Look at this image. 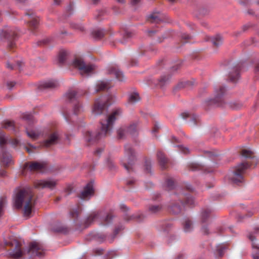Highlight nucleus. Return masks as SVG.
I'll list each match as a JSON object with an SVG mask.
<instances>
[{"label":"nucleus","mask_w":259,"mask_h":259,"mask_svg":"<svg viewBox=\"0 0 259 259\" xmlns=\"http://www.w3.org/2000/svg\"><path fill=\"white\" fill-rule=\"evenodd\" d=\"M121 113L122 111L120 108L114 109L106 120L101 121V126L98 133L95 135L89 131L87 132L85 136V140L88 142H91L106 137L110 133L114 122L121 116Z\"/></svg>","instance_id":"nucleus-1"},{"label":"nucleus","mask_w":259,"mask_h":259,"mask_svg":"<svg viewBox=\"0 0 259 259\" xmlns=\"http://www.w3.org/2000/svg\"><path fill=\"white\" fill-rule=\"evenodd\" d=\"M14 204L18 209L21 208L24 204V215L25 217H30L34 204L32 194L29 190H21L14 198Z\"/></svg>","instance_id":"nucleus-2"},{"label":"nucleus","mask_w":259,"mask_h":259,"mask_svg":"<svg viewBox=\"0 0 259 259\" xmlns=\"http://www.w3.org/2000/svg\"><path fill=\"white\" fill-rule=\"evenodd\" d=\"M250 165L247 162L239 164L229 175L230 179L235 184L242 183L243 181V174Z\"/></svg>","instance_id":"nucleus-3"},{"label":"nucleus","mask_w":259,"mask_h":259,"mask_svg":"<svg viewBox=\"0 0 259 259\" xmlns=\"http://www.w3.org/2000/svg\"><path fill=\"white\" fill-rule=\"evenodd\" d=\"M136 160L135 153L131 146H125V155L121 162L124 168L130 172L132 168L133 164Z\"/></svg>","instance_id":"nucleus-4"},{"label":"nucleus","mask_w":259,"mask_h":259,"mask_svg":"<svg viewBox=\"0 0 259 259\" xmlns=\"http://www.w3.org/2000/svg\"><path fill=\"white\" fill-rule=\"evenodd\" d=\"M22 118L23 120L29 123L28 126L25 128L26 134L32 140H35L40 135V132L38 129L33 128L31 126V123L34 122L33 116L31 114L25 113Z\"/></svg>","instance_id":"nucleus-5"},{"label":"nucleus","mask_w":259,"mask_h":259,"mask_svg":"<svg viewBox=\"0 0 259 259\" xmlns=\"http://www.w3.org/2000/svg\"><path fill=\"white\" fill-rule=\"evenodd\" d=\"M73 67L77 68L81 75H89L95 69V66L85 64L80 58H76L72 62Z\"/></svg>","instance_id":"nucleus-6"},{"label":"nucleus","mask_w":259,"mask_h":259,"mask_svg":"<svg viewBox=\"0 0 259 259\" xmlns=\"http://www.w3.org/2000/svg\"><path fill=\"white\" fill-rule=\"evenodd\" d=\"M27 253L31 257L37 256L41 257L45 255V251L42 244L37 241H33L30 243Z\"/></svg>","instance_id":"nucleus-7"},{"label":"nucleus","mask_w":259,"mask_h":259,"mask_svg":"<svg viewBox=\"0 0 259 259\" xmlns=\"http://www.w3.org/2000/svg\"><path fill=\"white\" fill-rule=\"evenodd\" d=\"M226 92L225 87L219 86L215 89L214 97L207 101L208 105L221 106L223 102V95Z\"/></svg>","instance_id":"nucleus-8"},{"label":"nucleus","mask_w":259,"mask_h":259,"mask_svg":"<svg viewBox=\"0 0 259 259\" xmlns=\"http://www.w3.org/2000/svg\"><path fill=\"white\" fill-rule=\"evenodd\" d=\"M137 131V124L133 123L128 127H122L117 130V135L119 139L123 138L126 135H134Z\"/></svg>","instance_id":"nucleus-9"},{"label":"nucleus","mask_w":259,"mask_h":259,"mask_svg":"<svg viewBox=\"0 0 259 259\" xmlns=\"http://www.w3.org/2000/svg\"><path fill=\"white\" fill-rule=\"evenodd\" d=\"M56 184V181L52 179L37 180L34 182V186L37 189H53L55 187Z\"/></svg>","instance_id":"nucleus-10"},{"label":"nucleus","mask_w":259,"mask_h":259,"mask_svg":"<svg viewBox=\"0 0 259 259\" xmlns=\"http://www.w3.org/2000/svg\"><path fill=\"white\" fill-rule=\"evenodd\" d=\"M9 244L12 246L15 247L13 251L10 253V255L13 258L18 259L25 254V252L22 251L21 249V243L17 240L14 239L9 242Z\"/></svg>","instance_id":"nucleus-11"},{"label":"nucleus","mask_w":259,"mask_h":259,"mask_svg":"<svg viewBox=\"0 0 259 259\" xmlns=\"http://www.w3.org/2000/svg\"><path fill=\"white\" fill-rule=\"evenodd\" d=\"M106 107L105 100H103L102 97L97 99L95 102L92 114L95 116L101 114L103 113Z\"/></svg>","instance_id":"nucleus-12"},{"label":"nucleus","mask_w":259,"mask_h":259,"mask_svg":"<svg viewBox=\"0 0 259 259\" xmlns=\"http://www.w3.org/2000/svg\"><path fill=\"white\" fill-rule=\"evenodd\" d=\"M3 35L8 40L9 46L10 47H13L14 46L13 41H14L17 37V31L14 28H8L3 32Z\"/></svg>","instance_id":"nucleus-13"},{"label":"nucleus","mask_w":259,"mask_h":259,"mask_svg":"<svg viewBox=\"0 0 259 259\" xmlns=\"http://www.w3.org/2000/svg\"><path fill=\"white\" fill-rule=\"evenodd\" d=\"M94 194L93 185L92 183L87 184L84 190L81 192L80 198L82 199L90 198Z\"/></svg>","instance_id":"nucleus-14"},{"label":"nucleus","mask_w":259,"mask_h":259,"mask_svg":"<svg viewBox=\"0 0 259 259\" xmlns=\"http://www.w3.org/2000/svg\"><path fill=\"white\" fill-rule=\"evenodd\" d=\"M102 211H94L90 214V215L85 219L84 221L85 227L92 224L94 222L98 221L101 215Z\"/></svg>","instance_id":"nucleus-15"},{"label":"nucleus","mask_w":259,"mask_h":259,"mask_svg":"<svg viewBox=\"0 0 259 259\" xmlns=\"http://www.w3.org/2000/svg\"><path fill=\"white\" fill-rule=\"evenodd\" d=\"M59 139V135L57 132L51 134L48 138L45 141L44 145L46 147H50L57 143Z\"/></svg>","instance_id":"nucleus-16"},{"label":"nucleus","mask_w":259,"mask_h":259,"mask_svg":"<svg viewBox=\"0 0 259 259\" xmlns=\"http://www.w3.org/2000/svg\"><path fill=\"white\" fill-rule=\"evenodd\" d=\"M163 20V16L159 12H154L148 17V21L150 23H158Z\"/></svg>","instance_id":"nucleus-17"},{"label":"nucleus","mask_w":259,"mask_h":259,"mask_svg":"<svg viewBox=\"0 0 259 259\" xmlns=\"http://www.w3.org/2000/svg\"><path fill=\"white\" fill-rule=\"evenodd\" d=\"M45 167V164L40 162H34L31 163L29 166L26 164L24 169L28 168L30 171H36L41 170Z\"/></svg>","instance_id":"nucleus-18"},{"label":"nucleus","mask_w":259,"mask_h":259,"mask_svg":"<svg viewBox=\"0 0 259 259\" xmlns=\"http://www.w3.org/2000/svg\"><path fill=\"white\" fill-rule=\"evenodd\" d=\"M80 95L76 91L70 90L66 93L65 97L69 102H72L76 101Z\"/></svg>","instance_id":"nucleus-19"},{"label":"nucleus","mask_w":259,"mask_h":259,"mask_svg":"<svg viewBox=\"0 0 259 259\" xmlns=\"http://www.w3.org/2000/svg\"><path fill=\"white\" fill-rule=\"evenodd\" d=\"M140 100V97L137 93L134 92L129 94L128 98V103L129 104H135Z\"/></svg>","instance_id":"nucleus-20"},{"label":"nucleus","mask_w":259,"mask_h":259,"mask_svg":"<svg viewBox=\"0 0 259 259\" xmlns=\"http://www.w3.org/2000/svg\"><path fill=\"white\" fill-rule=\"evenodd\" d=\"M157 157L159 164L162 168H165V165L167 162V159L161 151H158L157 153Z\"/></svg>","instance_id":"nucleus-21"},{"label":"nucleus","mask_w":259,"mask_h":259,"mask_svg":"<svg viewBox=\"0 0 259 259\" xmlns=\"http://www.w3.org/2000/svg\"><path fill=\"white\" fill-rule=\"evenodd\" d=\"M58 82L55 80H50L44 82L41 86L45 88H55L58 87Z\"/></svg>","instance_id":"nucleus-22"},{"label":"nucleus","mask_w":259,"mask_h":259,"mask_svg":"<svg viewBox=\"0 0 259 259\" xmlns=\"http://www.w3.org/2000/svg\"><path fill=\"white\" fill-rule=\"evenodd\" d=\"M108 88V82L105 81H99L96 87V92L103 91Z\"/></svg>","instance_id":"nucleus-23"},{"label":"nucleus","mask_w":259,"mask_h":259,"mask_svg":"<svg viewBox=\"0 0 259 259\" xmlns=\"http://www.w3.org/2000/svg\"><path fill=\"white\" fill-rule=\"evenodd\" d=\"M211 42L214 46L218 47L222 44V37L220 35H217L215 37L211 38Z\"/></svg>","instance_id":"nucleus-24"},{"label":"nucleus","mask_w":259,"mask_h":259,"mask_svg":"<svg viewBox=\"0 0 259 259\" xmlns=\"http://www.w3.org/2000/svg\"><path fill=\"white\" fill-rule=\"evenodd\" d=\"M110 73L114 74L116 78L119 80L122 81L123 80V75L122 72L120 70L114 68L111 69Z\"/></svg>","instance_id":"nucleus-25"},{"label":"nucleus","mask_w":259,"mask_h":259,"mask_svg":"<svg viewBox=\"0 0 259 259\" xmlns=\"http://www.w3.org/2000/svg\"><path fill=\"white\" fill-rule=\"evenodd\" d=\"M15 124L14 122L11 121H5L2 127L9 130H12L15 131Z\"/></svg>","instance_id":"nucleus-26"},{"label":"nucleus","mask_w":259,"mask_h":259,"mask_svg":"<svg viewBox=\"0 0 259 259\" xmlns=\"http://www.w3.org/2000/svg\"><path fill=\"white\" fill-rule=\"evenodd\" d=\"M239 73L238 72L237 69L235 70V72L232 71L229 74V79L231 81L236 82L239 78Z\"/></svg>","instance_id":"nucleus-27"},{"label":"nucleus","mask_w":259,"mask_h":259,"mask_svg":"<svg viewBox=\"0 0 259 259\" xmlns=\"http://www.w3.org/2000/svg\"><path fill=\"white\" fill-rule=\"evenodd\" d=\"M92 34L96 39H100L104 36V32L102 30L97 29L93 31Z\"/></svg>","instance_id":"nucleus-28"},{"label":"nucleus","mask_w":259,"mask_h":259,"mask_svg":"<svg viewBox=\"0 0 259 259\" xmlns=\"http://www.w3.org/2000/svg\"><path fill=\"white\" fill-rule=\"evenodd\" d=\"M161 209V206L160 205H151L149 207V211L151 213H156Z\"/></svg>","instance_id":"nucleus-29"},{"label":"nucleus","mask_w":259,"mask_h":259,"mask_svg":"<svg viewBox=\"0 0 259 259\" xmlns=\"http://www.w3.org/2000/svg\"><path fill=\"white\" fill-rule=\"evenodd\" d=\"M82 111V108L78 103L75 104L73 107V114L74 115L79 114Z\"/></svg>","instance_id":"nucleus-30"},{"label":"nucleus","mask_w":259,"mask_h":259,"mask_svg":"<svg viewBox=\"0 0 259 259\" xmlns=\"http://www.w3.org/2000/svg\"><path fill=\"white\" fill-rule=\"evenodd\" d=\"M210 213L211 210L209 209H206L202 211L201 219L202 222H204L206 221V219L209 217Z\"/></svg>","instance_id":"nucleus-31"},{"label":"nucleus","mask_w":259,"mask_h":259,"mask_svg":"<svg viewBox=\"0 0 259 259\" xmlns=\"http://www.w3.org/2000/svg\"><path fill=\"white\" fill-rule=\"evenodd\" d=\"M184 231L186 232H189L192 229V223L189 220H186L184 223Z\"/></svg>","instance_id":"nucleus-32"},{"label":"nucleus","mask_w":259,"mask_h":259,"mask_svg":"<svg viewBox=\"0 0 259 259\" xmlns=\"http://www.w3.org/2000/svg\"><path fill=\"white\" fill-rule=\"evenodd\" d=\"M170 209L173 213L177 214L181 211L182 208L180 205L174 204L171 206Z\"/></svg>","instance_id":"nucleus-33"},{"label":"nucleus","mask_w":259,"mask_h":259,"mask_svg":"<svg viewBox=\"0 0 259 259\" xmlns=\"http://www.w3.org/2000/svg\"><path fill=\"white\" fill-rule=\"evenodd\" d=\"M194 204L195 200L194 198L190 196H187L185 201V205L191 207L194 205Z\"/></svg>","instance_id":"nucleus-34"},{"label":"nucleus","mask_w":259,"mask_h":259,"mask_svg":"<svg viewBox=\"0 0 259 259\" xmlns=\"http://www.w3.org/2000/svg\"><path fill=\"white\" fill-rule=\"evenodd\" d=\"M28 15L29 17L32 18V20L30 21V25L34 27H36L38 23V19L36 18L33 14Z\"/></svg>","instance_id":"nucleus-35"},{"label":"nucleus","mask_w":259,"mask_h":259,"mask_svg":"<svg viewBox=\"0 0 259 259\" xmlns=\"http://www.w3.org/2000/svg\"><path fill=\"white\" fill-rule=\"evenodd\" d=\"M66 53L65 52H61L58 56V61L59 63H63L66 59Z\"/></svg>","instance_id":"nucleus-36"},{"label":"nucleus","mask_w":259,"mask_h":259,"mask_svg":"<svg viewBox=\"0 0 259 259\" xmlns=\"http://www.w3.org/2000/svg\"><path fill=\"white\" fill-rule=\"evenodd\" d=\"M167 189L169 190L174 188L175 183L172 179H168L166 182Z\"/></svg>","instance_id":"nucleus-37"},{"label":"nucleus","mask_w":259,"mask_h":259,"mask_svg":"<svg viewBox=\"0 0 259 259\" xmlns=\"http://www.w3.org/2000/svg\"><path fill=\"white\" fill-rule=\"evenodd\" d=\"M12 157L10 154H5L3 157V162L6 164L8 165L11 163Z\"/></svg>","instance_id":"nucleus-38"},{"label":"nucleus","mask_w":259,"mask_h":259,"mask_svg":"<svg viewBox=\"0 0 259 259\" xmlns=\"http://www.w3.org/2000/svg\"><path fill=\"white\" fill-rule=\"evenodd\" d=\"M168 76H161V78L159 79V84L161 86H163L165 83H166L168 79H169Z\"/></svg>","instance_id":"nucleus-39"},{"label":"nucleus","mask_w":259,"mask_h":259,"mask_svg":"<svg viewBox=\"0 0 259 259\" xmlns=\"http://www.w3.org/2000/svg\"><path fill=\"white\" fill-rule=\"evenodd\" d=\"M226 249V248L223 245H219L217 247V251L219 256H222L224 254V251Z\"/></svg>","instance_id":"nucleus-40"},{"label":"nucleus","mask_w":259,"mask_h":259,"mask_svg":"<svg viewBox=\"0 0 259 259\" xmlns=\"http://www.w3.org/2000/svg\"><path fill=\"white\" fill-rule=\"evenodd\" d=\"M251 154L252 152L249 150L244 149L242 151V155L245 158L250 157Z\"/></svg>","instance_id":"nucleus-41"},{"label":"nucleus","mask_w":259,"mask_h":259,"mask_svg":"<svg viewBox=\"0 0 259 259\" xmlns=\"http://www.w3.org/2000/svg\"><path fill=\"white\" fill-rule=\"evenodd\" d=\"M177 147L179 148L181 152L184 154H187L189 153V150L187 148L183 147L181 146H177Z\"/></svg>","instance_id":"nucleus-42"},{"label":"nucleus","mask_w":259,"mask_h":259,"mask_svg":"<svg viewBox=\"0 0 259 259\" xmlns=\"http://www.w3.org/2000/svg\"><path fill=\"white\" fill-rule=\"evenodd\" d=\"M113 216L111 214H108L106 217L104 219V221L108 224L112 219Z\"/></svg>","instance_id":"nucleus-43"},{"label":"nucleus","mask_w":259,"mask_h":259,"mask_svg":"<svg viewBox=\"0 0 259 259\" xmlns=\"http://www.w3.org/2000/svg\"><path fill=\"white\" fill-rule=\"evenodd\" d=\"M197 120V116H196V115L193 116V117H192V119L191 120V121H190V125L191 126L195 125L196 124Z\"/></svg>","instance_id":"nucleus-44"},{"label":"nucleus","mask_w":259,"mask_h":259,"mask_svg":"<svg viewBox=\"0 0 259 259\" xmlns=\"http://www.w3.org/2000/svg\"><path fill=\"white\" fill-rule=\"evenodd\" d=\"M119 230V228H116L115 230H114V234L113 235V236L111 237V238H109V242H111L113 241L114 238H115V237L116 236V235L118 234V231Z\"/></svg>","instance_id":"nucleus-45"},{"label":"nucleus","mask_w":259,"mask_h":259,"mask_svg":"<svg viewBox=\"0 0 259 259\" xmlns=\"http://www.w3.org/2000/svg\"><path fill=\"white\" fill-rule=\"evenodd\" d=\"M70 215L72 217V218H76V217H77L78 215V211L77 210V209H74V210H73L72 211H71L70 212Z\"/></svg>","instance_id":"nucleus-46"},{"label":"nucleus","mask_w":259,"mask_h":259,"mask_svg":"<svg viewBox=\"0 0 259 259\" xmlns=\"http://www.w3.org/2000/svg\"><path fill=\"white\" fill-rule=\"evenodd\" d=\"M15 85V82L13 81H8L7 83V88L9 90H11Z\"/></svg>","instance_id":"nucleus-47"},{"label":"nucleus","mask_w":259,"mask_h":259,"mask_svg":"<svg viewBox=\"0 0 259 259\" xmlns=\"http://www.w3.org/2000/svg\"><path fill=\"white\" fill-rule=\"evenodd\" d=\"M6 143V139L5 137V136L3 135H1L0 137V145H3Z\"/></svg>","instance_id":"nucleus-48"},{"label":"nucleus","mask_w":259,"mask_h":259,"mask_svg":"<svg viewBox=\"0 0 259 259\" xmlns=\"http://www.w3.org/2000/svg\"><path fill=\"white\" fill-rule=\"evenodd\" d=\"M107 165H108V167L111 169L115 167L114 163L111 160L108 161Z\"/></svg>","instance_id":"nucleus-49"},{"label":"nucleus","mask_w":259,"mask_h":259,"mask_svg":"<svg viewBox=\"0 0 259 259\" xmlns=\"http://www.w3.org/2000/svg\"><path fill=\"white\" fill-rule=\"evenodd\" d=\"M145 169L147 172H150L151 164L150 162L146 161L145 165Z\"/></svg>","instance_id":"nucleus-50"},{"label":"nucleus","mask_w":259,"mask_h":259,"mask_svg":"<svg viewBox=\"0 0 259 259\" xmlns=\"http://www.w3.org/2000/svg\"><path fill=\"white\" fill-rule=\"evenodd\" d=\"M181 37H182V39H190L192 38L191 35L186 34V33H184V34H182Z\"/></svg>","instance_id":"nucleus-51"},{"label":"nucleus","mask_w":259,"mask_h":259,"mask_svg":"<svg viewBox=\"0 0 259 259\" xmlns=\"http://www.w3.org/2000/svg\"><path fill=\"white\" fill-rule=\"evenodd\" d=\"M133 219H136L137 220H140L141 215H133L130 217V218L126 219L127 220H131Z\"/></svg>","instance_id":"nucleus-52"},{"label":"nucleus","mask_w":259,"mask_h":259,"mask_svg":"<svg viewBox=\"0 0 259 259\" xmlns=\"http://www.w3.org/2000/svg\"><path fill=\"white\" fill-rule=\"evenodd\" d=\"M4 205V201L3 200H0V217L2 215L3 207Z\"/></svg>","instance_id":"nucleus-53"},{"label":"nucleus","mask_w":259,"mask_h":259,"mask_svg":"<svg viewBox=\"0 0 259 259\" xmlns=\"http://www.w3.org/2000/svg\"><path fill=\"white\" fill-rule=\"evenodd\" d=\"M253 259H259V252H254L252 254Z\"/></svg>","instance_id":"nucleus-54"},{"label":"nucleus","mask_w":259,"mask_h":259,"mask_svg":"<svg viewBox=\"0 0 259 259\" xmlns=\"http://www.w3.org/2000/svg\"><path fill=\"white\" fill-rule=\"evenodd\" d=\"M201 231L204 234H208V229L206 227H203L202 228Z\"/></svg>","instance_id":"nucleus-55"},{"label":"nucleus","mask_w":259,"mask_h":259,"mask_svg":"<svg viewBox=\"0 0 259 259\" xmlns=\"http://www.w3.org/2000/svg\"><path fill=\"white\" fill-rule=\"evenodd\" d=\"M6 175V171L5 170H0V177H5Z\"/></svg>","instance_id":"nucleus-56"},{"label":"nucleus","mask_w":259,"mask_h":259,"mask_svg":"<svg viewBox=\"0 0 259 259\" xmlns=\"http://www.w3.org/2000/svg\"><path fill=\"white\" fill-rule=\"evenodd\" d=\"M135 183V180L133 179L127 180L126 182V184L127 185H131Z\"/></svg>","instance_id":"nucleus-57"},{"label":"nucleus","mask_w":259,"mask_h":259,"mask_svg":"<svg viewBox=\"0 0 259 259\" xmlns=\"http://www.w3.org/2000/svg\"><path fill=\"white\" fill-rule=\"evenodd\" d=\"M26 2V0H16V3L18 4V5H21V4H22L23 3H25V2Z\"/></svg>","instance_id":"nucleus-58"},{"label":"nucleus","mask_w":259,"mask_h":259,"mask_svg":"<svg viewBox=\"0 0 259 259\" xmlns=\"http://www.w3.org/2000/svg\"><path fill=\"white\" fill-rule=\"evenodd\" d=\"M140 1V0H131V3L132 5H135L138 4Z\"/></svg>","instance_id":"nucleus-59"},{"label":"nucleus","mask_w":259,"mask_h":259,"mask_svg":"<svg viewBox=\"0 0 259 259\" xmlns=\"http://www.w3.org/2000/svg\"><path fill=\"white\" fill-rule=\"evenodd\" d=\"M120 208L123 210H126L128 209L126 205L123 204L120 205Z\"/></svg>","instance_id":"nucleus-60"},{"label":"nucleus","mask_w":259,"mask_h":259,"mask_svg":"<svg viewBox=\"0 0 259 259\" xmlns=\"http://www.w3.org/2000/svg\"><path fill=\"white\" fill-rule=\"evenodd\" d=\"M7 67L11 70L13 69L14 67L12 65L10 64L9 62L7 63Z\"/></svg>","instance_id":"nucleus-61"},{"label":"nucleus","mask_w":259,"mask_h":259,"mask_svg":"<svg viewBox=\"0 0 259 259\" xmlns=\"http://www.w3.org/2000/svg\"><path fill=\"white\" fill-rule=\"evenodd\" d=\"M61 2V0H54V3L55 5H59Z\"/></svg>","instance_id":"nucleus-62"},{"label":"nucleus","mask_w":259,"mask_h":259,"mask_svg":"<svg viewBox=\"0 0 259 259\" xmlns=\"http://www.w3.org/2000/svg\"><path fill=\"white\" fill-rule=\"evenodd\" d=\"M99 238H101V240L100 241H102L105 238V236L103 235H99L98 236Z\"/></svg>","instance_id":"nucleus-63"},{"label":"nucleus","mask_w":259,"mask_h":259,"mask_svg":"<svg viewBox=\"0 0 259 259\" xmlns=\"http://www.w3.org/2000/svg\"><path fill=\"white\" fill-rule=\"evenodd\" d=\"M54 231L56 232H62L63 231V229L62 228H58V229H54Z\"/></svg>","instance_id":"nucleus-64"}]
</instances>
